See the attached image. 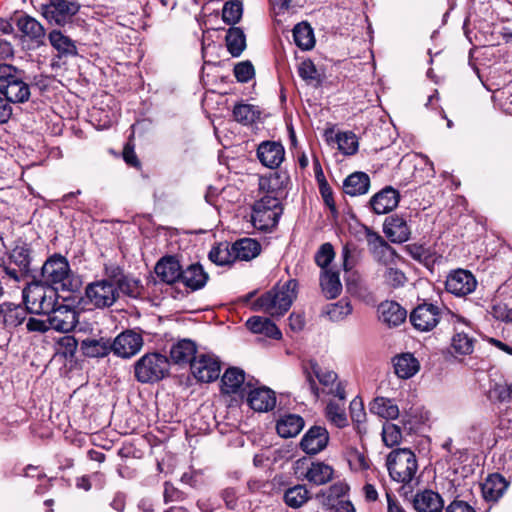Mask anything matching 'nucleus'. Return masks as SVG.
I'll use <instances>...</instances> for the list:
<instances>
[{"label": "nucleus", "instance_id": "28", "mask_svg": "<svg viewBox=\"0 0 512 512\" xmlns=\"http://www.w3.org/2000/svg\"><path fill=\"white\" fill-rule=\"evenodd\" d=\"M245 373L237 367L228 368L221 378V391L225 394L242 395L244 391Z\"/></svg>", "mask_w": 512, "mask_h": 512}, {"label": "nucleus", "instance_id": "36", "mask_svg": "<svg viewBox=\"0 0 512 512\" xmlns=\"http://www.w3.org/2000/svg\"><path fill=\"white\" fill-rule=\"evenodd\" d=\"M304 427V419L296 414L284 415L277 422L276 429L282 438L297 436Z\"/></svg>", "mask_w": 512, "mask_h": 512}, {"label": "nucleus", "instance_id": "49", "mask_svg": "<svg viewBox=\"0 0 512 512\" xmlns=\"http://www.w3.org/2000/svg\"><path fill=\"white\" fill-rule=\"evenodd\" d=\"M338 149L344 155H353L358 150V139L353 132H339L335 135Z\"/></svg>", "mask_w": 512, "mask_h": 512}, {"label": "nucleus", "instance_id": "35", "mask_svg": "<svg viewBox=\"0 0 512 512\" xmlns=\"http://www.w3.org/2000/svg\"><path fill=\"white\" fill-rule=\"evenodd\" d=\"M370 187V178L364 172H354L343 182V190L350 196L366 194Z\"/></svg>", "mask_w": 512, "mask_h": 512}, {"label": "nucleus", "instance_id": "60", "mask_svg": "<svg viewBox=\"0 0 512 512\" xmlns=\"http://www.w3.org/2000/svg\"><path fill=\"white\" fill-rule=\"evenodd\" d=\"M490 313L497 320L505 322L512 321V309H510L505 303H494L491 307Z\"/></svg>", "mask_w": 512, "mask_h": 512}, {"label": "nucleus", "instance_id": "25", "mask_svg": "<svg viewBox=\"0 0 512 512\" xmlns=\"http://www.w3.org/2000/svg\"><path fill=\"white\" fill-rule=\"evenodd\" d=\"M181 271L182 268L179 261L173 256L162 258L155 266L156 275L167 284L178 282L180 280Z\"/></svg>", "mask_w": 512, "mask_h": 512}, {"label": "nucleus", "instance_id": "63", "mask_svg": "<svg viewBox=\"0 0 512 512\" xmlns=\"http://www.w3.org/2000/svg\"><path fill=\"white\" fill-rule=\"evenodd\" d=\"M299 76L304 80H314L316 78V68L312 61L301 62L298 68Z\"/></svg>", "mask_w": 512, "mask_h": 512}, {"label": "nucleus", "instance_id": "52", "mask_svg": "<svg viewBox=\"0 0 512 512\" xmlns=\"http://www.w3.org/2000/svg\"><path fill=\"white\" fill-rule=\"evenodd\" d=\"M208 256L213 263L220 266L233 262L231 248H229L227 244H219L213 247Z\"/></svg>", "mask_w": 512, "mask_h": 512}, {"label": "nucleus", "instance_id": "46", "mask_svg": "<svg viewBox=\"0 0 512 512\" xmlns=\"http://www.w3.org/2000/svg\"><path fill=\"white\" fill-rule=\"evenodd\" d=\"M226 46L230 54L238 57L246 47V38L244 32L239 27H231L227 31Z\"/></svg>", "mask_w": 512, "mask_h": 512}, {"label": "nucleus", "instance_id": "17", "mask_svg": "<svg viewBox=\"0 0 512 512\" xmlns=\"http://www.w3.org/2000/svg\"><path fill=\"white\" fill-rule=\"evenodd\" d=\"M304 374L306 383L315 398L319 397V389L313 376L318 379L320 384L327 388V391L330 387L334 386L338 378L334 371L322 369L315 361H309L308 366H304Z\"/></svg>", "mask_w": 512, "mask_h": 512}, {"label": "nucleus", "instance_id": "27", "mask_svg": "<svg viewBox=\"0 0 512 512\" xmlns=\"http://www.w3.org/2000/svg\"><path fill=\"white\" fill-rule=\"evenodd\" d=\"M413 506L417 512H441L444 502L438 493L424 490L414 496Z\"/></svg>", "mask_w": 512, "mask_h": 512}, {"label": "nucleus", "instance_id": "5", "mask_svg": "<svg viewBox=\"0 0 512 512\" xmlns=\"http://www.w3.org/2000/svg\"><path fill=\"white\" fill-rule=\"evenodd\" d=\"M282 212L279 198L274 194H266L253 205L252 223L259 230H271L278 224Z\"/></svg>", "mask_w": 512, "mask_h": 512}, {"label": "nucleus", "instance_id": "38", "mask_svg": "<svg viewBox=\"0 0 512 512\" xmlns=\"http://www.w3.org/2000/svg\"><path fill=\"white\" fill-rule=\"evenodd\" d=\"M112 278L118 289V297L120 293L133 298L140 294L141 285L139 280L123 275L119 268L113 269Z\"/></svg>", "mask_w": 512, "mask_h": 512}, {"label": "nucleus", "instance_id": "51", "mask_svg": "<svg viewBox=\"0 0 512 512\" xmlns=\"http://www.w3.org/2000/svg\"><path fill=\"white\" fill-rule=\"evenodd\" d=\"M326 416L328 420L338 428L347 426L348 420L343 405L335 402L328 403L326 407Z\"/></svg>", "mask_w": 512, "mask_h": 512}, {"label": "nucleus", "instance_id": "30", "mask_svg": "<svg viewBox=\"0 0 512 512\" xmlns=\"http://www.w3.org/2000/svg\"><path fill=\"white\" fill-rule=\"evenodd\" d=\"M384 232L392 242L402 243L409 239L411 231L402 217L397 215L388 217L384 223Z\"/></svg>", "mask_w": 512, "mask_h": 512}, {"label": "nucleus", "instance_id": "40", "mask_svg": "<svg viewBox=\"0 0 512 512\" xmlns=\"http://www.w3.org/2000/svg\"><path fill=\"white\" fill-rule=\"evenodd\" d=\"M395 373L399 378L409 379L420 369L419 361L410 353H404L394 360Z\"/></svg>", "mask_w": 512, "mask_h": 512}, {"label": "nucleus", "instance_id": "3", "mask_svg": "<svg viewBox=\"0 0 512 512\" xmlns=\"http://www.w3.org/2000/svg\"><path fill=\"white\" fill-rule=\"evenodd\" d=\"M386 464L390 477L403 484L411 483L418 470L416 455L406 448L391 451Z\"/></svg>", "mask_w": 512, "mask_h": 512}, {"label": "nucleus", "instance_id": "32", "mask_svg": "<svg viewBox=\"0 0 512 512\" xmlns=\"http://www.w3.org/2000/svg\"><path fill=\"white\" fill-rule=\"evenodd\" d=\"M16 25L24 36L34 41L37 45L44 43L45 29L35 18L29 15L20 16L17 19Z\"/></svg>", "mask_w": 512, "mask_h": 512}, {"label": "nucleus", "instance_id": "56", "mask_svg": "<svg viewBox=\"0 0 512 512\" xmlns=\"http://www.w3.org/2000/svg\"><path fill=\"white\" fill-rule=\"evenodd\" d=\"M348 463L354 471H365L369 469L370 462L364 453L354 449L348 453Z\"/></svg>", "mask_w": 512, "mask_h": 512}, {"label": "nucleus", "instance_id": "31", "mask_svg": "<svg viewBox=\"0 0 512 512\" xmlns=\"http://www.w3.org/2000/svg\"><path fill=\"white\" fill-rule=\"evenodd\" d=\"M208 280V274L204 271L203 267L198 264H191L186 269H182L180 282L192 291L203 288Z\"/></svg>", "mask_w": 512, "mask_h": 512}, {"label": "nucleus", "instance_id": "34", "mask_svg": "<svg viewBox=\"0 0 512 512\" xmlns=\"http://www.w3.org/2000/svg\"><path fill=\"white\" fill-rule=\"evenodd\" d=\"M260 244L252 238H243L236 241L231 246L233 261L238 260H251L260 253Z\"/></svg>", "mask_w": 512, "mask_h": 512}, {"label": "nucleus", "instance_id": "2", "mask_svg": "<svg viewBox=\"0 0 512 512\" xmlns=\"http://www.w3.org/2000/svg\"><path fill=\"white\" fill-rule=\"evenodd\" d=\"M0 92L12 104L25 103L31 92L29 85L23 81L21 72L12 65H0Z\"/></svg>", "mask_w": 512, "mask_h": 512}, {"label": "nucleus", "instance_id": "64", "mask_svg": "<svg viewBox=\"0 0 512 512\" xmlns=\"http://www.w3.org/2000/svg\"><path fill=\"white\" fill-rule=\"evenodd\" d=\"M445 512H476V511L467 502L462 501V500H454L447 506Z\"/></svg>", "mask_w": 512, "mask_h": 512}, {"label": "nucleus", "instance_id": "44", "mask_svg": "<svg viewBox=\"0 0 512 512\" xmlns=\"http://www.w3.org/2000/svg\"><path fill=\"white\" fill-rule=\"evenodd\" d=\"M293 39L295 44L302 50H310L315 45L313 29L306 22L295 25L293 28Z\"/></svg>", "mask_w": 512, "mask_h": 512}, {"label": "nucleus", "instance_id": "12", "mask_svg": "<svg viewBox=\"0 0 512 512\" xmlns=\"http://www.w3.org/2000/svg\"><path fill=\"white\" fill-rule=\"evenodd\" d=\"M78 10L79 5L68 0H50L49 3L42 4L41 6L43 17L48 22L57 25H63Z\"/></svg>", "mask_w": 512, "mask_h": 512}, {"label": "nucleus", "instance_id": "6", "mask_svg": "<svg viewBox=\"0 0 512 512\" xmlns=\"http://www.w3.org/2000/svg\"><path fill=\"white\" fill-rule=\"evenodd\" d=\"M72 272L66 257L60 254L50 256L41 268V278L47 286L55 290H70Z\"/></svg>", "mask_w": 512, "mask_h": 512}, {"label": "nucleus", "instance_id": "43", "mask_svg": "<svg viewBox=\"0 0 512 512\" xmlns=\"http://www.w3.org/2000/svg\"><path fill=\"white\" fill-rule=\"evenodd\" d=\"M320 285L326 298L334 299L342 291L339 274L330 270H324L320 277Z\"/></svg>", "mask_w": 512, "mask_h": 512}, {"label": "nucleus", "instance_id": "37", "mask_svg": "<svg viewBox=\"0 0 512 512\" xmlns=\"http://www.w3.org/2000/svg\"><path fill=\"white\" fill-rule=\"evenodd\" d=\"M196 344L189 340L183 339L175 343L170 349V357L176 364L188 363L196 357Z\"/></svg>", "mask_w": 512, "mask_h": 512}, {"label": "nucleus", "instance_id": "50", "mask_svg": "<svg viewBox=\"0 0 512 512\" xmlns=\"http://www.w3.org/2000/svg\"><path fill=\"white\" fill-rule=\"evenodd\" d=\"M243 14V5L239 0L227 1L222 9V19L228 25L236 24Z\"/></svg>", "mask_w": 512, "mask_h": 512}, {"label": "nucleus", "instance_id": "42", "mask_svg": "<svg viewBox=\"0 0 512 512\" xmlns=\"http://www.w3.org/2000/svg\"><path fill=\"white\" fill-rule=\"evenodd\" d=\"M48 38L50 44L57 50L59 56H72L77 53L74 42L68 36L62 34L61 31H51Z\"/></svg>", "mask_w": 512, "mask_h": 512}, {"label": "nucleus", "instance_id": "15", "mask_svg": "<svg viewBox=\"0 0 512 512\" xmlns=\"http://www.w3.org/2000/svg\"><path fill=\"white\" fill-rule=\"evenodd\" d=\"M440 320V309L432 303L418 305L410 314L415 329L426 332L434 329Z\"/></svg>", "mask_w": 512, "mask_h": 512}, {"label": "nucleus", "instance_id": "13", "mask_svg": "<svg viewBox=\"0 0 512 512\" xmlns=\"http://www.w3.org/2000/svg\"><path fill=\"white\" fill-rule=\"evenodd\" d=\"M477 280L468 270L456 269L450 272L446 278V290L458 297L466 296L475 291Z\"/></svg>", "mask_w": 512, "mask_h": 512}, {"label": "nucleus", "instance_id": "26", "mask_svg": "<svg viewBox=\"0 0 512 512\" xmlns=\"http://www.w3.org/2000/svg\"><path fill=\"white\" fill-rule=\"evenodd\" d=\"M247 401L253 410L267 412L275 407L276 397L271 389L261 387L251 390Z\"/></svg>", "mask_w": 512, "mask_h": 512}, {"label": "nucleus", "instance_id": "53", "mask_svg": "<svg viewBox=\"0 0 512 512\" xmlns=\"http://www.w3.org/2000/svg\"><path fill=\"white\" fill-rule=\"evenodd\" d=\"M402 433L399 426L393 423H385L382 429V440L388 447H393L400 443Z\"/></svg>", "mask_w": 512, "mask_h": 512}, {"label": "nucleus", "instance_id": "7", "mask_svg": "<svg viewBox=\"0 0 512 512\" xmlns=\"http://www.w3.org/2000/svg\"><path fill=\"white\" fill-rule=\"evenodd\" d=\"M33 257L32 251L27 245H19L13 248L7 258L0 262V268L7 277L15 282H20L29 276Z\"/></svg>", "mask_w": 512, "mask_h": 512}, {"label": "nucleus", "instance_id": "47", "mask_svg": "<svg viewBox=\"0 0 512 512\" xmlns=\"http://www.w3.org/2000/svg\"><path fill=\"white\" fill-rule=\"evenodd\" d=\"M406 253L411 256L414 260L422 263L423 265L429 267L434 264V254L429 249L423 245L412 243L408 244L404 247Z\"/></svg>", "mask_w": 512, "mask_h": 512}, {"label": "nucleus", "instance_id": "8", "mask_svg": "<svg viewBox=\"0 0 512 512\" xmlns=\"http://www.w3.org/2000/svg\"><path fill=\"white\" fill-rule=\"evenodd\" d=\"M83 300L98 309L111 307L118 300V289L112 274L87 284Z\"/></svg>", "mask_w": 512, "mask_h": 512}, {"label": "nucleus", "instance_id": "21", "mask_svg": "<svg viewBox=\"0 0 512 512\" xmlns=\"http://www.w3.org/2000/svg\"><path fill=\"white\" fill-rule=\"evenodd\" d=\"M399 203V193L392 187H385L370 199V206L376 214H386Z\"/></svg>", "mask_w": 512, "mask_h": 512}, {"label": "nucleus", "instance_id": "19", "mask_svg": "<svg viewBox=\"0 0 512 512\" xmlns=\"http://www.w3.org/2000/svg\"><path fill=\"white\" fill-rule=\"evenodd\" d=\"M329 443V432L323 426L314 425L303 435L300 441L301 449L309 455L323 451Z\"/></svg>", "mask_w": 512, "mask_h": 512}, {"label": "nucleus", "instance_id": "20", "mask_svg": "<svg viewBox=\"0 0 512 512\" xmlns=\"http://www.w3.org/2000/svg\"><path fill=\"white\" fill-rule=\"evenodd\" d=\"M285 150L281 143L276 141H264L259 144L257 157L268 168H277L283 162Z\"/></svg>", "mask_w": 512, "mask_h": 512}, {"label": "nucleus", "instance_id": "33", "mask_svg": "<svg viewBox=\"0 0 512 512\" xmlns=\"http://www.w3.org/2000/svg\"><path fill=\"white\" fill-rule=\"evenodd\" d=\"M246 326L253 333L263 334L273 339L282 337L281 331L269 318L252 316L246 321Z\"/></svg>", "mask_w": 512, "mask_h": 512}, {"label": "nucleus", "instance_id": "62", "mask_svg": "<svg viewBox=\"0 0 512 512\" xmlns=\"http://www.w3.org/2000/svg\"><path fill=\"white\" fill-rule=\"evenodd\" d=\"M26 329L28 332L44 333L50 329V326L48 320L45 321L34 317H29L26 319Z\"/></svg>", "mask_w": 512, "mask_h": 512}, {"label": "nucleus", "instance_id": "14", "mask_svg": "<svg viewBox=\"0 0 512 512\" xmlns=\"http://www.w3.org/2000/svg\"><path fill=\"white\" fill-rule=\"evenodd\" d=\"M48 314V323L51 329L67 333L73 330L77 323V312L68 305H53Z\"/></svg>", "mask_w": 512, "mask_h": 512}, {"label": "nucleus", "instance_id": "59", "mask_svg": "<svg viewBox=\"0 0 512 512\" xmlns=\"http://www.w3.org/2000/svg\"><path fill=\"white\" fill-rule=\"evenodd\" d=\"M58 346L61 354L65 357H72L77 350L78 342L73 336L66 335L59 339Z\"/></svg>", "mask_w": 512, "mask_h": 512}, {"label": "nucleus", "instance_id": "18", "mask_svg": "<svg viewBox=\"0 0 512 512\" xmlns=\"http://www.w3.org/2000/svg\"><path fill=\"white\" fill-rule=\"evenodd\" d=\"M451 322L454 325L455 334L452 338L451 348L458 355H469L474 350V339L464 330L468 322L461 316L452 314Z\"/></svg>", "mask_w": 512, "mask_h": 512}, {"label": "nucleus", "instance_id": "23", "mask_svg": "<svg viewBox=\"0 0 512 512\" xmlns=\"http://www.w3.org/2000/svg\"><path fill=\"white\" fill-rule=\"evenodd\" d=\"M379 320L389 327H396L402 324L406 317V310L397 302L385 301L378 307Z\"/></svg>", "mask_w": 512, "mask_h": 512}, {"label": "nucleus", "instance_id": "39", "mask_svg": "<svg viewBox=\"0 0 512 512\" xmlns=\"http://www.w3.org/2000/svg\"><path fill=\"white\" fill-rule=\"evenodd\" d=\"M333 468L323 462H312L303 477L315 485H323L333 477Z\"/></svg>", "mask_w": 512, "mask_h": 512}, {"label": "nucleus", "instance_id": "41", "mask_svg": "<svg viewBox=\"0 0 512 512\" xmlns=\"http://www.w3.org/2000/svg\"><path fill=\"white\" fill-rule=\"evenodd\" d=\"M370 411L387 420H394L400 415L397 404L386 397H376L370 404Z\"/></svg>", "mask_w": 512, "mask_h": 512}, {"label": "nucleus", "instance_id": "1", "mask_svg": "<svg viewBox=\"0 0 512 512\" xmlns=\"http://www.w3.org/2000/svg\"><path fill=\"white\" fill-rule=\"evenodd\" d=\"M297 282L289 280L282 286H276L255 300L251 309L262 311L270 316H282L291 307L296 298Z\"/></svg>", "mask_w": 512, "mask_h": 512}, {"label": "nucleus", "instance_id": "55", "mask_svg": "<svg viewBox=\"0 0 512 512\" xmlns=\"http://www.w3.org/2000/svg\"><path fill=\"white\" fill-rule=\"evenodd\" d=\"M335 253L333 246L330 243H324L320 246L315 254L316 264L324 270L334 259Z\"/></svg>", "mask_w": 512, "mask_h": 512}, {"label": "nucleus", "instance_id": "11", "mask_svg": "<svg viewBox=\"0 0 512 512\" xmlns=\"http://www.w3.org/2000/svg\"><path fill=\"white\" fill-rule=\"evenodd\" d=\"M365 238L369 252L373 258L385 266L395 264L398 257L396 251L385 241V239L370 228H365Z\"/></svg>", "mask_w": 512, "mask_h": 512}, {"label": "nucleus", "instance_id": "10", "mask_svg": "<svg viewBox=\"0 0 512 512\" xmlns=\"http://www.w3.org/2000/svg\"><path fill=\"white\" fill-rule=\"evenodd\" d=\"M191 372L200 382L209 383L219 377L221 365L219 359L209 353H201L191 361Z\"/></svg>", "mask_w": 512, "mask_h": 512}, {"label": "nucleus", "instance_id": "22", "mask_svg": "<svg viewBox=\"0 0 512 512\" xmlns=\"http://www.w3.org/2000/svg\"><path fill=\"white\" fill-rule=\"evenodd\" d=\"M28 309L12 302L0 304V321L6 328H16L27 319Z\"/></svg>", "mask_w": 512, "mask_h": 512}, {"label": "nucleus", "instance_id": "61", "mask_svg": "<svg viewBox=\"0 0 512 512\" xmlns=\"http://www.w3.org/2000/svg\"><path fill=\"white\" fill-rule=\"evenodd\" d=\"M350 414L353 421L362 423L365 420L366 413L362 401L358 398H354L350 403Z\"/></svg>", "mask_w": 512, "mask_h": 512}, {"label": "nucleus", "instance_id": "29", "mask_svg": "<svg viewBox=\"0 0 512 512\" xmlns=\"http://www.w3.org/2000/svg\"><path fill=\"white\" fill-rule=\"evenodd\" d=\"M508 483L500 474H491L481 485L483 498L488 502H497L502 497Z\"/></svg>", "mask_w": 512, "mask_h": 512}, {"label": "nucleus", "instance_id": "4", "mask_svg": "<svg viewBox=\"0 0 512 512\" xmlns=\"http://www.w3.org/2000/svg\"><path fill=\"white\" fill-rule=\"evenodd\" d=\"M169 360L160 353H146L134 364V376L140 383H154L169 372Z\"/></svg>", "mask_w": 512, "mask_h": 512}, {"label": "nucleus", "instance_id": "16", "mask_svg": "<svg viewBox=\"0 0 512 512\" xmlns=\"http://www.w3.org/2000/svg\"><path fill=\"white\" fill-rule=\"evenodd\" d=\"M143 343L141 334L133 330H126L112 341L113 353L118 357L128 359L141 350Z\"/></svg>", "mask_w": 512, "mask_h": 512}, {"label": "nucleus", "instance_id": "48", "mask_svg": "<svg viewBox=\"0 0 512 512\" xmlns=\"http://www.w3.org/2000/svg\"><path fill=\"white\" fill-rule=\"evenodd\" d=\"M260 111L257 107L250 104H238L233 109L234 119L243 124L249 125L259 118Z\"/></svg>", "mask_w": 512, "mask_h": 512}, {"label": "nucleus", "instance_id": "45", "mask_svg": "<svg viewBox=\"0 0 512 512\" xmlns=\"http://www.w3.org/2000/svg\"><path fill=\"white\" fill-rule=\"evenodd\" d=\"M310 498L309 490L300 484L288 488L284 493L285 504L294 509L303 506Z\"/></svg>", "mask_w": 512, "mask_h": 512}, {"label": "nucleus", "instance_id": "58", "mask_svg": "<svg viewBox=\"0 0 512 512\" xmlns=\"http://www.w3.org/2000/svg\"><path fill=\"white\" fill-rule=\"evenodd\" d=\"M384 279L386 284L393 288L401 287L406 282L405 274L397 268L388 267L384 273Z\"/></svg>", "mask_w": 512, "mask_h": 512}, {"label": "nucleus", "instance_id": "57", "mask_svg": "<svg viewBox=\"0 0 512 512\" xmlns=\"http://www.w3.org/2000/svg\"><path fill=\"white\" fill-rule=\"evenodd\" d=\"M254 67L249 61L238 63L234 67V75L238 82L246 83L254 77Z\"/></svg>", "mask_w": 512, "mask_h": 512}, {"label": "nucleus", "instance_id": "24", "mask_svg": "<svg viewBox=\"0 0 512 512\" xmlns=\"http://www.w3.org/2000/svg\"><path fill=\"white\" fill-rule=\"evenodd\" d=\"M81 350L90 358L105 357L113 352V344L107 337H87L81 341Z\"/></svg>", "mask_w": 512, "mask_h": 512}, {"label": "nucleus", "instance_id": "54", "mask_svg": "<svg viewBox=\"0 0 512 512\" xmlns=\"http://www.w3.org/2000/svg\"><path fill=\"white\" fill-rule=\"evenodd\" d=\"M351 312L352 306L350 302L346 299H342L335 304H331L327 314L329 315L330 319L339 321L351 314Z\"/></svg>", "mask_w": 512, "mask_h": 512}, {"label": "nucleus", "instance_id": "9", "mask_svg": "<svg viewBox=\"0 0 512 512\" xmlns=\"http://www.w3.org/2000/svg\"><path fill=\"white\" fill-rule=\"evenodd\" d=\"M57 292L54 288L38 283L29 284L23 290V300L31 313H48L56 302Z\"/></svg>", "mask_w": 512, "mask_h": 512}]
</instances>
